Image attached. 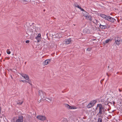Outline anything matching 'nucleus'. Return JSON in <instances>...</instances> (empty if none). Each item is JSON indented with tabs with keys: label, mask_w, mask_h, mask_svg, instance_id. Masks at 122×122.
<instances>
[{
	"label": "nucleus",
	"mask_w": 122,
	"mask_h": 122,
	"mask_svg": "<svg viewBox=\"0 0 122 122\" xmlns=\"http://www.w3.org/2000/svg\"><path fill=\"white\" fill-rule=\"evenodd\" d=\"M25 30H26V33L28 35H32V33L34 32L32 29L33 28H31L30 27L29 28L28 27H27V24L25 25Z\"/></svg>",
	"instance_id": "1"
},
{
	"label": "nucleus",
	"mask_w": 122,
	"mask_h": 122,
	"mask_svg": "<svg viewBox=\"0 0 122 122\" xmlns=\"http://www.w3.org/2000/svg\"><path fill=\"white\" fill-rule=\"evenodd\" d=\"M97 107H99V111L98 114H100L99 117L102 118V116H101V115L102 114V111H104V108L103 107V106L101 104H97Z\"/></svg>",
	"instance_id": "2"
},
{
	"label": "nucleus",
	"mask_w": 122,
	"mask_h": 122,
	"mask_svg": "<svg viewBox=\"0 0 122 122\" xmlns=\"http://www.w3.org/2000/svg\"><path fill=\"white\" fill-rule=\"evenodd\" d=\"M45 93L41 90H40L38 91V95L40 96L42 99L44 97Z\"/></svg>",
	"instance_id": "3"
},
{
	"label": "nucleus",
	"mask_w": 122,
	"mask_h": 122,
	"mask_svg": "<svg viewBox=\"0 0 122 122\" xmlns=\"http://www.w3.org/2000/svg\"><path fill=\"white\" fill-rule=\"evenodd\" d=\"M36 118L42 121H44L46 119V117H45L44 116L40 115L37 116Z\"/></svg>",
	"instance_id": "4"
},
{
	"label": "nucleus",
	"mask_w": 122,
	"mask_h": 122,
	"mask_svg": "<svg viewBox=\"0 0 122 122\" xmlns=\"http://www.w3.org/2000/svg\"><path fill=\"white\" fill-rule=\"evenodd\" d=\"M53 38H60L61 36L60 33H55L54 35H52Z\"/></svg>",
	"instance_id": "5"
},
{
	"label": "nucleus",
	"mask_w": 122,
	"mask_h": 122,
	"mask_svg": "<svg viewBox=\"0 0 122 122\" xmlns=\"http://www.w3.org/2000/svg\"><path fill=\"white\" fill-rule=\"evenodd\" d=\"M106 20L111 21L112 22H114L115 21V20L114 18L109 16H108Z\"/></svg>",
	"instance_id": "6"
},
{
	"label": "nucleus",
	"mask_w": 122,
	"mask_h": 122,
	"mask_svg": "<svg viewBox=\"0 0 122 122\" xmlns=\"http://www.w3.org/2000/svg\"><path fill=\"white\" fill-rule=\"evenodd\" d=\"M71 38L69 39H67L65 40L64 41V43L66 44H70L71 43Z\"/></svg>",
	"instance_id": "7"
},
{
	"label": "nucleus",
	"mask_w": 122,
	"mask_h": 122,
	"mask_svg": "<svg viewBox=\"0 0 122 122\" xmlns=\"http://www.w3.org/2000/svg\"><path fill=\"white\" fill-rule=\"evenodd\" d=\"M23 117L20 116H19L18 119L17 120L16 122H22L23 121Z\"/></svg>",
	"instance_id": "8"
},
{
	"label": "nucleus",
	"mask_w": 122,
	"mask_h": 122,
	"mask_svg": "<svg viewBox=\"0 0 122 122\" xmlns=\"http://www.w3.org/2000/svg\"><path fill=\"white\" fill-rule=\"evenodd\" d=\"M41 34H39L37 36L36 38L37 41V42H39L41 40Z\"/></svg>",
	"instance_id": "9"
},
{
	"label": "nucleus",
	"mask_w": 122,
	"mask_h": 122,
	"mask_svg": "<svg viewBox=\"0 0 122 122\" xmlns=\"http://www.w3.org/2000/svg\"><path fill=\"white\" fill-rule=\"evenodd\" d=\"M50 59L46 60L44 61L43 64L44 65H45L48 64L49 62H50Z\"/></svg>",
	"instance_id": "10"
},
{
	"label": "nucleus",
	"mask_w": 122,
	"mask_h": 122,
	"mask_svg": "<svg viewBox=\"0 0 122 122\" xmlns=\"http://www.w3.org/2000/svg\"><path fill=\"white\" fill-rule=\"evenodd\" d=\"M102 17V18H105L106 20H107V17H108V16L106 15H104L103 14H101L100 15Z\"/></svg>",
	"instance_id": "11"
},
{
	"label": "nucleus",
	"mask_w": 122,
	"mask_h": 122,
	"mask_svg": "<svg viewBox=\"0 0 122 122\" xmlns=\"http://www.w3.org/2000/svg\"><path fill=\"white\" fill-rule=\"evenodd\" d=\"M100 27L102 29H105L107 28V26L105 25H102L100 24L99 25Z\"/></svg>",
	"instance_id": "12"
},
{
	"label": "nucleus",
	"mask_w": 122,
	"mask_h": 122,
	"mask_svg": "<svg viewBox=\"0 0 122 122\" xmlns=\"http://www.w3.org/2000/svg\"><path fill=\"white\" fill-rule=\"evenodd\" d=\"M83 15L86 17V18L89 15V14L87 12L85 11L84 13H83Z\"/></svg>",
	"instance_id": "13"
},
{
	"label": "nucleus",
	"mask_w": 122,
	"mask_h": 122,
	"mask_svg": "<svg viewBox=\"0 0 122 122\" xmlns=\"http://www.w3.org/2000/svg\"><path fill=\"white\" fill-rule=\"evenodd\" d=\"M97 101L96 100H93L92 101L90 102L91 103L92 105L93 106L96 103V102Z\"/></svg>",
	"instance_id": "14"
},
{
	"label": "nucleus",
	"mask_w": 122,
	"mask_h": 122,
	"mask_svg": "<svg viewBox=\"0 0 122 122\" xmlns=\"http://www.w3.org/2000/svg\"><path fill=\"white\" fill-rule=\"evenodd\" d=\"M93 106L92 105L91 103L90 102L87 106V107L88 108H89L92 107Z\"/></svg>",
	"instance_id": "15"
},
{
	"label": "nucleus",
	"mask_w": 122,
	"mask_h": 122,
	"mask_svg": "<svg viewBox=\"0 0 122 122\" xmlns=\"http://www.w3.org/2000/svg\"><path fill=\"white\" fill-rule=\"evenodd\" d=\"M118 39L116 41V42H115L116 43V44H117V45H119L120 42V38H118Z\"/></svg>",
	"instance_id": "16"
},
{
	"label": "nucleus",
	"mask_w": 122,
	"mask_h": 122,
	"mask_svg": "<svg viewBox=\"0 0 122 122\" xmlns=\"http://www.w3.org/2000/svg\"><path fill=\"white\" fill-rule=\"evenodd\" d=\"M45 100L48 102H51L52 101V99L51 98H46Z\"/></svg>",
	"instance_id": "17"
},
{
	"label": "nucleus",
	"mask_w": 122,
	"mask_h": 122,
	"mask_svg": "<svg viewBox=\"0 0 122 122\" xmlns=\"http://www.w3.org/2000/svg\"><path fill=\"white\" fill-rule=\"evenodd\" d=\"M47 44H48V46L51 47H53L54 46V44L53 43L52 44L51 43H47Z\"/></svg>",
	"instance_id": "18"
},
{
	"label": "nucleus",
	"mask_w": 122,
	"mask_h": 122,
	"mask_svg": "<svg viewBox=\"0 0 122 122\" xmlns=\"http://www.w3.org/2000/svg\"><path fill=\"white\" fill-rule=\"evenodd\" d=\"M93 23L96 24L97 25V24L99 25L98 24V21L97 20L95 19L93 21Z\"/></svg>",
	"instance_id": "19"
},
{
	"label": "nucleus",
	"mask_w": 122,
	"mask_h": 122,
	"mask_svg": "<svg viewBox=\"0 0 122 122\" xmlns=\"http://www.w3.org/2000/svg\"><path fill=\"white\" fill-rule=\"evenodd\" d=\"M87 19H88L90 21L92 20L91 16V15H89L86 18Z\"/></svg>",
	"instance_id": "20"
},
{
	"label": "nucleus",
	"mask_w": 122,
	"mask_h": 122,
	"mask_svg": "<svg viewBox=\"0 0 122 122\" xmlns=\"http://www.w3.org/2000/svg\"><path fill=\"white\" fill-rule=\"evenodd\" d=\"M20 74L24 78H25V79L26 77V74H22V73H21Z\"/></svg>",
	"instance_id": "21"
},
{
	"label": "nucleus",
	"mask_w": 122,
	"mask_h": 122,
	"mask_svg": "<svg viewBox=\"0 0 122 122\" xmlns=\"http://www.w3.org/2000/svg\"><path fill=\"white\" fill-rule=\"evenodd\" d=\"M65 106L68 108L69 109H71V107L68 104H66L65 105Z\"/></svg>",
	"instance_id": "22"
},
{
	"label": "nucleus",
	"mask_w": 122,
	"mask_h": 122,
	"mask_svg": "<svg viewBox=\"0 0 122 122\" xmlns=\"http://www.w3.org/2000/svg\"><path fill=\"white\" fill-rule=\"evenodd\" d=\"M97 122H102V119L101 118H99L98 119Z\"/></svg>",
	"instance_id": "23"
},
{
	"label": "nucleus",
	"mask_w": 122,
	"mask_h": 122,
	"mask_svg": "<svg viewBox=\"0 0 122 122\" xmlns=\"http://www.w3.org/2000/svg\"><path fill=\"white\" fill-rule=\"evenodd\" d=\"M25 79L28 81H29V76L27 75H26V78Z\"/></svg>",
	"instance_id": "24"
},
{
	"label": "nucleus",
	"mask_w": 122,
	"mask_h": 122,
	"mask_svg": "<svg viewBox=\"0 0 122 122\" xmlns=\"http://www.w3.org/2000/svg\"><path fill=\"white\" fill-rule=\"evenodd\" d=\"M118 38H120L118 36L116 37H115V42H116V41L117 40L119 39Z\"/></svg>",
	"instance_id": "25"
},
{
	"label": "nucleus",
	"mask_w": 122,
	"mask_h": 122,
	"mask_svg": "<svg viewBox=\"0 0 122 122\" xmlns=\"http://www.w3.org/2000/svg\"><path fill=\"white\" fill-rule=\"evenodd\" d=\"M7 52L8 54H10L11 52L9 51V49H8L7 50Z\"/></svg>",
	"instance_id": "26"
},
{
	"label": "nucleus",
	"mask_w": 122,
	"mask_h": 122,
	"mask_svg": "<svg viewBox=\"0 0 122 122\" xmlns=\"http://www.w3.org/2000/svg\"><path fill=\"white\" fill-rule=\"evenodd\" d=\"M23 102V101H22L21 102H17V104H18L19 105H21L22 104Z\"/></svg>",
	"instance_id": "27"
},
{
	"label": "nucleus",
	"mask_w": 122,
	"mask_h": 122,
	"mask_svg": "<svg viewBox=\"0 0 122 122\" xmlns=\"http://www.w3.org/2000/svg\"><path fill=\"white\" fill-rule=\"evenodd\" d=\"M111 41V39H108L107 40L105 41V42L106 43H107L109 41Z\"/></svg>",
	"instance_id": "28"
},
{
	"label": "nucleus",
	"mask_w": 122,
	"mask_h": 122,
	"mask_svg": "<svg viewBox=\"0 0 122 122\" xmlns=\"http://www.w3.org/2000/svg\"><path fill=\"white\" fill-rule=\"evenodd\" d=\"M22 81L23 82H25V83H28V81H27L25 80H21L20 81Z\"/></svg>",
	"instance_id": "29"
},
{
	"label": "nucleus",
	"mask_w": 122,
	"mask_h": 122,
	"mask_svg": "<svg viewBox=\"0 0 122 122\" xmlns=\"http://www.w3.org/2000/svg\"><path fill=\"white\" fill-rule=\"evenodd\" d=\"M71 109H75L77 108V107H71Z\"/></svg>",
	"instance_id": "30"
},
{
	"label": "nucleus",
	"mask_w": 122,
	"mask_h": 122,
	"mask_svg": "<svg viewBox=\"0 0 122 122\" xmlns=\"http://www.w3.org/2000/svg\"><path fill=\"white\" fill-rule=\"evenodd\" d=\"M92 49L91 48H88L86 50L88 51H90Z\"/></svg>",
	"instance_id": "31"
},
{
	"label": "nucleus",
	"mask_w": 122,
	"mask_h": 122,
	"mask_svg": "<svg viewBox=\"0 0 122 122\" xmlns=\"http://www.w3.org/2000/svg\"><path fill=\"white\" fill-rule=\"evenodd\" d=\"M28 83L30 84L31 86L32 85V84L31 83V81H28Z\"/></svg>",
	"instance_id": "32"
},
{
	"label": "nucleus",
	"mask_w": 122,
	"mask_h": 122,
	"mask_svg": "<svg viewBox=\"0 0 122 122\" xmlns=\"http://www.w3.org/2000/svg\"><path fill=\"white\" fill-rule=\"evenodd\" d=\"M76 7H77L78 8H79V9L81 8V7L80 6L78 5H76Z\"/></svg>",
	"instance_id": "33"
},
{
	"label": "nucleus",
	"mask_w": 122,
	"mask_h": 122,
	"mask_svg": "<svg viewBox=\"0 0 122 122\" xmlns=\"http://www.w3.org/2000/svg\"><path fill=\"white\" fill-rule=\"evenodd\" d=\"M29 42H30V41L29 40H26L25 41V42L27 43H29Z\"/></svg>",
	"instance_id": "34"
},
{
	"label": "nucleus",
	"mask_w": 122,
	"mask_h": 122,
	"mask_svg": "<svg viewBox=\"0 0 122 122\" xmlns=\"http://www.w3.org/2000/svg\"><path fill=\"white\" fill-rule=\"evenodd\" d=\"M81 9V10H82V11H84V12L85 11L84 10V9H83L82 8H81V9Z\"/></svg>",
	"instance_id": "35"
},
{
	"label": "nucleus",
	"mask_w": 122,
	"mask_h": 122,
	"mask_svg": "<svg viewBox=\"0 0 122 122\" xmlns=\"http://www.w3.org/2000/svg\"><path fill=\"white\" fill-rule=\"evenodd\" d=\"M78 5L77 4H75L74 5L75 6V7H76V5Z\"/></svg>",
	"instance_id": "36"
},
{
	"label": "nucleus",
	"mask_w": 122,
	"mask_h": 122,
	"mask_svg": "<svg viewBox=\"0 0 122 122\" xmlns=\"http://www.w3.org/2000/svg\"><path fill=\"white\" fill-rule=\"evenodd\" d=\"M105 104L106 105H108V103H107V102H106V101L105 102Z\"/></svg>",
	"instance_id": "37"
},
{
	"label": "nucleus",
	"mask_w": 122,
	"mask_h": 122,
	"mask_svg": "<svg viewBox=\"0 0 122 122\" xmlns=\"http://www.w3.org/2000/svg\"><path fill=\"white\" fill-rule=\"evenodd\" d=\"M119 90L120 92H121L122 91V90H121L120 89H119Z\"/></svg>",
	"instance_id": "38"
},
{
	"label": "nucleus",
	"mask_w": 122,
	"mask_h": 122,
	"mask_svg": "<svg viewBox=\"0 0 122 122\" xmlns=\"http://www.w3.org/2000/svg\"><path fill=\"white\" fill-rule=\"evenodd\" d=\"M26 1H23L22 2L23 3H25L26 2Z\"/></svg>",
	"instance_id": "39"
},
{
	"label": "nucleus",
	"mask_w": 122,
	"mask_h": 122,
	"mask_svg": "<svg viewBox=\"0 0 122 122\" xmlns=\"http://www.w3.org/2000/svg\"><path fill=\"white\" fill-rule=\"evenodd\" d=\"M24 1H27L26 0H22Z\"/></svg>",
	"instance_id": "40"
},
{
	"label": "nucleus",
	"mask_w": 122,
	"mask_h": 122,
	"mask_svg": "<svg viewBox=\"0 0 122 122\" xmlns=\"http://www.w3.org/2000/svg\"><path fill=\"white\" fill-rule=\"evenodd\" d=\"M106 74L107 76H108V77H109V75H108L107 73Z\"/></svg>",
	"instance_id": "41"
},
{
	"label": "nucleus",
	"mask_w": 122,
	"mask_h": 122,
	"mask_svg": "<svg viewBox=\"0 0 122 122\" xmlns=\"http://www.w3.org/2000/svg\"><path fill=\"white\" fill-rule=\"evenodd\" d=\"M108 69H109V66H108Z\"/></svg>",
	"instance_id": "42"
},
{
	"label": "nucleus",
	"mask_w": 122,
	"mask_h": 122,
	"mask_svg": "<svg viewBox=\"0 0 122 122\" xmlns=\"http://www.w3.org/2000/svg\"><path fill=\"white\" fill-rule=\"evenodd\" d=\"M11 76V78L12 79V78H12V76H11H11Z\"/></svg>",
	"instance_id": "43"
},
{
	"label": "nucleus",
	"mask_w": 122,
	"mask_h": 122,
	"mask_svg": "<svg viewBox=\"0 0 122 122\" xmlns=\"http://www.w3.org/2000/svg\"><path fill=\"white\" fill-rule=\"evenodd\" d=\"M45 9H44V10H43V11L44 12H45Z\"/></svg>",
	"instance_id": "44"
},
{
	"label": "nucleus",
	"mask_w": 122,
	"mask_h": 122,
	"mask_svg": "<svg viewBox=\"0 0 122 122\" xmlns=\"http://www.w3.org/2000/svg\"><path fill=\"white\" fill-rule=\"evenodd\" d=\"M113 69H112V70H111L112 71H113Z\"/></svg>",
	"instance_id": "45"
},
{
	"label": "nucleus",
	"mask_w": 122,
	"mask_h": 122,
	"mask_svg": "<svg viewBox=\"0 0 122 122\" xmlns=\"http://www.w3.org/2000/svg\"><path fill=\"white\" fill-rule=\"evenodd\" d=\"M26 62H25V64H26Z\"/></svg>",
	"instance_id": "46"
},
{
	"label": "nucleus",
	"mask_w": 122,
	"mask_h": 122,
	"mask_svg": "<svg viewBox=\"0 0 122 122\" xmlns=\"http://www.w3.org/2000/svg\"><path fill=\"white\" fill-rule=\"evenodd\" d=\"M48 34V33H47V34H46V35L47 36V35Z\"/></svg>",
	"instance_id": "47"
},
{
	"label": "nucleus",
	"mask_w": 122,
	"mask_h": 122,
	"mask_svg": "<svg viewBox=\"0 0 122 122\" xmlns=\"http://www.w3.org/2000/svg\"><path fill=\"white\" fill-rule=\"evenodd\" d=\"M118 72H117V74H118Z\"/></svg>",
	"instance_id": "48"
},
{
	"label": "nucleus",
	"mask_w": 122,
	"mask_h": 122,
	"mask_svg": "<svg viewBox=\"0 0 122 122\" xmlns=\"http://www.w3.org/2000/svg\"><path fill=\"white\" fill-rule=\"evenodd\" d=\"M1 55V54H0V56Z\"/></svg>",
	"instance_id": "49"
}]
</instances>
